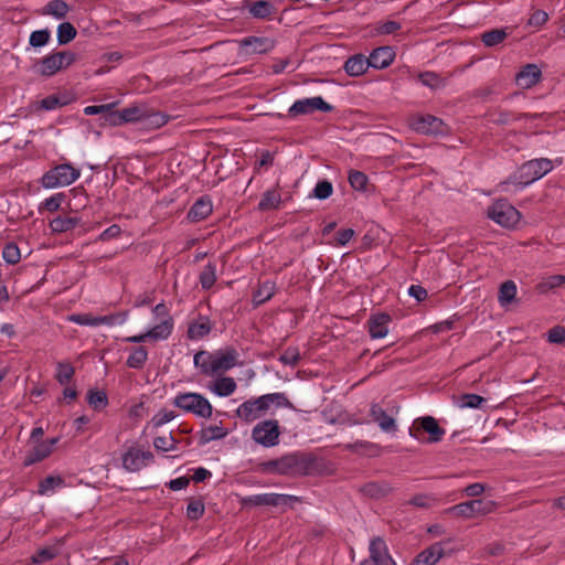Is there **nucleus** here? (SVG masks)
Returning <instances> with one entry per match:
<instances>
[{"label": "nucleus", "instance_id": "f257e3e1", "mask_svg": "<svg viewBox=\"0 0 565 565\" xmlns=\"http://www.w3.org/2000/svg\"><path fill=\"white\" fill-rule=\"evenodd\" d=\"M238 352L233 348L215 352L199 351L195 353L193 363L201 374L216 376L237 365Z\"/></svg>", "mask_w": 565, "mask_h": 565}, {"label": "nucleus", "instance_id": "f03ea898", "mask_svg": "<svg viewBox=\"0 0 565 565\" xmlns=\"http://www.w3.org/2000/svg\"><path fill=\"white\" fill-rule=\"evenodd\" d=\"M552 170L553 162L547 158L529 160L520 166L519 169L505 181L500 183V188L505 192L509 191L510 185H514L516 190H522L533 182L542 179Z\"/></svg>", "mask_w": 565, "mask_h": 565}, {"label": "nucleus", "instance_id": "7ed1b4c3", "mask_svg": "<svg viewBox=\"0 0 565 565\" xmlns=\"http://www.w3.org/2000/svg\"><path fill=\"white\" fill-rule=\"evenodd\" d=\"M81 177V170L71 163H61L46 171L41 180L43 188L55 189L71 185Z\"/></svg>", "mask_w": 565, "mask_h": 565}, {"label": "nucleus", "instance_id": "20e7f679", "mask_svg": "<svg viewBox=\"0 0 565 565\" xmlns=\"http://www.w3.org/2000/svg\"><path fill=\"white\" fill-rule=\"evenodd\" d=\"M76 61V54L71 51L51 53L35 64V72L44 77H51L67 68Z\"/></svg>", "mask_w": 565, "mask_h": 565}, {"label": "nucleus", "instance_id": "39448f33", "mask_svg": "<svg viewBox=\"0 0 565 565\" xmlns=\"http://www.w3.org/2000/svg\"><path fill=\"white\" fill-rule=\"evenodd\" d=\"M173 405L202 418H210L213 413L209 399L199 393H180L174 397Z\"/></svg>", "mask_w": 565, "mask_h": 565}, {"label": "nucleus", "instance_id": "423d86ee", "mask_svg": "<svg viewBox=\"0 0 565 565\" xmlns=\"http://www.w3.org/2000/svg\"><path fill=\"white\" fill-rule=\"evenodd\" d=\"M313 468V459L299 454H288L279 458V475L307 476Z\"/></svg>", "mask_w": 565, "mask_h": 565}, {"label": "nucleus", "instance_id": "0eeeda50", "mask_svg": "<svg viewBox=\"0 0 565 565\" xmlns=\"http://www.w3.org/2000/svg\"><path fill=\"white\" fill-rule=\"evenodd\" d=\"M280 435L279 423L276 419L262 420L252 429V439L265 448L277 446Z\"/></svg>", "mask_w": 565, "mask_h": 565}, {"label": "nucleus", "instance_id": "6e6552de", "mask_svg": "<svg viewBox=\"0 0 565 565\" xmlns=\"http://www.w3.org/2000/svg\"><path fill=\"white\" fill-rule=\"evenodd\" d=\"M497 508V503L492 500L475 499L456 504L447 510L457 516L471 519L480 515L492 513Z\"/></svg>", "mask_w": 565, "mask_h": 565}, {"label": "nucleus", "instance_id": "1a4fd4ad", "mask_svg": "<svg viewBox=\"0 0 565 565\" xmlns=\"http://www.w3.org/2000/svg\"><path fill=\"white\" fill-rule=\"evenodd\" d=\"M488 216L503 227H513L520 221L521 214L507 200H498L489 206Z\"/></svg>", "mask_w": 565, "mask_h": 565}, {"label": "nucleus", "instance_id": "9d476101", "mask_svg": "<svg viewBox=\"0 0 565 565\" xmlns=\"http://www.w3.org/2000/svg\"><path fill=\"white\" fill-rule=\"evenodd\" d=\"M299 498L284 493H259L244 498L242 503L252 507H286L292 502H298Z\"/></svg>", "mask_w": 565, "mask_h": 565}, {"label": "nucleus", "instance_id": "9b49d317", "mask_svg": "<svg viewBox=\"0 0 565 565\" xmlns=\"http://www.w3.org/2000/svg\"><path fill=\"white\" fill-rule=\"evenodd\" d=\"M316 110L322 113H330L333 110V106L327 103L321 96H315L309 98L297 99L288 109L290 117H297L299 115H309Z\"/></svg>", "mask_w": 565, "mask_h": 565}, {"label": "nucleus", "instance_id": "f8f14e48", "mask_svg": "<svg viewBox=\"0 0 565 565\" xmlns=\"http://www.w3.org/2000/svg\"><path fill=\"white\" fill-rule=\"evenodd\" d=\"M419 430H423L429 435L428 443H438L446 434L445 429L438 425V422L433 416H424L417 418L414 422L413 427L409 428V436L415 439H420Z\"/></svg>", "mask_w": 565, "mask_h": 565}, {"label": "nucleus", "instance_id": "ddd939ff", "mask_svg": "<svg viewBox=\"0 0 565 565\" xmlns=\"http://www.w3.org/2000/svg\"><path fill=\"white\" fill-rule=\"evenodd\" d=\"M267 411L268 404L263 396H259L242 403L236 409V416L246 423H252L265 415Z\"/></svg>", "mask_w": 565, "mask_h": 565}, {"label": "nucleus", "instance_id": "4468645a", "mask_svg": "<svg viewBox=\"0 0 565 565\" xmlns=\"http://www.w3.org/2000/svg\"><path fill=\"white\" fill-rule=\"evenodd\" d=\"M153 460L150 451H142L138 448H129L122 456V466L127 471L136 472Z\"/></svg>", "mask_w": 565, "mask_h": 565}, {"label": "nucleus", "instance_id": "2eb2a0df", "mask_svg": "<svg viewBox=\"0 0 565 565\" xmlns=\"http://www.w3.org/2000/svg\"><path fill=\"white\" fill-rule=\"evenodd\" d=\"M390 412L391 414L383 409L379 404H372L370 407V416L375 423H377L379 427L386 433L397 430V425L393 414H397L398 407L394 406Z\"/></svg>", "mask_w": 565, "mask_h": 565}, {"label": "nucleus", "instance_id": "dca6fc26", "mask_svg": "<svg viewBox=\"0 0 565 565\" xmlns=\"http://www.w3.org/2000/svg\"><path fill=\"white\" fill-rule=\"evenodd\" d=\"M415 131L424 135H439L444 132V121L433 115H423L415 118L412 122Z\"/></svg>", "mask_w": 565, "mask_h": 565}, {"label": "nucleus", "instance_id": "f3484780", "mask_svg": "<svg viewBox=\"0 0 565 565\" xmlns=\"http://www.w3.org/2000/svg\"><path fill=\"white\" fill-rule=\"evenodd\" d=\"M145 114V105L129 106L119 111L113 113L110 115V122L113 125H121L125 122H141Z\"/></svg>", "mask_w": 565, "mask_h": 565}, {"label": "nucleus", "instance_id": "a211bd4d", "mask_svg": "<svg viewBox=\"0 0 565 565\" xmlns=\"http://www.w3.org/2000/svg\"><path fill=\"white\" fill-rule=\"evenodd\" d=\"M57 443V437L38 443L25 457L23 465L29 467L46 459L53 452V448Z\"/></svg>", "mask_w": 565, "mask_h": 565}, {"label": "nucleus", "instance_id": "6ab92c4d", "mask_svg": "<svg viewBox=\"0 0 565 565\" xmlns=\"http://www.w3.org/2000/svg\"><path fill=\"white\" fill-rule=\"evenodd\" d=\"M394 490V487L386 480L370 481L360 487L359 491L369 499L379 500L387 497Z\"/></svg>", "mask_w": 565, "mask_h": 565}, {"label": "nucleus", "instance_id": "aec40b11", "mask_svg": "<svg viewBox=\"0 0 565 565\" xmlns=\"http://www.w3.org/2000/svg\"><path fill=\"white\" fill-rule=\"evenodd\" d=\"M239 46L246 55L262 54L274 47V42L268 38L247 36L239 41Z\"/></svg>", "mask_w": 565, "mask_h": 565}, {"label": "nucleus", "instance_id": "412c9836", "mask_svg": "<svg viewBox=\"0 0 565 565\" xmlns=\"http://www.w3.org/2000/svg\"><path fill=\"white\" fill-rule=\"evenodd\" d=\"M367 58L371 67L383 70L393 63L395 58V52L391 46H380L373 50Z\"/></svg>", "mask_w": 565, "mask_h": 565}, {"label": "nucleus", "instance_id": "4be33fe9", "mask_svg": "<svg viewBox=\"0 0 565 565\" xmlns=\"http://www.w3.org/2000/svg\"><path fill=\"white\" fill-rule=\"evenodd\" d=\"M541 76V70L536 64H526L515 75V82L522 88H531L539 83Z\"/></svg>", "mask_w": 565, "mask_h": 565}, {"label": "nucleus", "instance_id": "5701e85b", "mask_svg": "<svg viewBox=\"0 0 565 565\" xmlns=\"http://www.w3.org/2000/svg\"><path fill=\"white\" fill-rule=\"evenodd\" d=\"M213 211L212 201L209 196L198 199L188 212V220L196 223L205 220Z\"/></svg>", "mask_w": 565, "mask_h": 565}, {"label": "nucleus", "instance_id": "b1692460", "mask_svg": "<svg viewBox=\"0 0 565 565\" xmlns=\"http://www.w3.org/2000/svg\"><path fill=\"white\" fill-rule=\"evenodd\" d=\"M391 317L387 313L372 316L367 321L369 333L372 339H382L388 333Z\"/></svg>", "mask_w": 565, "mask_h": 565}, {"label": "nucleus", "instance_id": "393cba45", "mask_svg": "<svg viewBox=\"0 0 565 565\" xmlns=\"http://www.w3.org/2000/svg\"><path fill=\"white\" fill-rule=\"evenodd\" d=\"M444 555L441 543H435L420 552L414 559V565H435Z\"/></svg>", "mask_w": 565, "mask_h": 565}, {"label": "nucleus", "instance_id": "a878e982", "mask_svg": "<svg viewBox=\"0 0 565 565\" xmlns=\"http://www.w3.org/2000/svg\"><path fill=\"white\" fill-rule=\"evenodd\" d=\"M344 71L350 76H360L371 67L369 58L363 54H355L344 63Z\"/></svg>", "mask_w": 565, "mask_h": 565}, {"label": "nucleus", "instance_id": "bb28decb", "mask_svg": "<svg viewBox=\"0 0 565 565\" xmlns=\"http://www.w3.org/2000/svg\"><path fill=\"white\" fill-rule=\"evenodd\" d=\"M369 551L370 562H372L374 565L383 563L385 557H391L386 543L381 537H374L371 540Z\"/></svg>", "mask_w": 565, "mask_h": 565}, {"label": "nucleus", "instance_id": "cd10ccee", "mask_svg": "<svg viewBox=\"0 0 565 565\" xmlns=\"http://www.w3.org/2000/svg\"><path fill=\"white\" fill-rule=\"evenodd\" d=\"M79 223L78 217L60 215L50 222V227L55 233H64L76 228Z\"/></svg>", "mask_w": 565, "mask_h": 565}, {"label": "nucleus", "instance_id": "c85d7f7f", "mask_svg": "<svg viewBox=\"0 0 565 565\" xmlns=\"http://www.w3.org/2000/svg\"><path fill=\"white\" fill-rule=\"evenodd\" d=\"M173 330V320L171 317L166 318L160 323L147 331L149 339L153 341L166 340L170 337Z\"/></svg>", "mask_w": 565, "mask_h": 565}, {"label": "nucleus", "instance_id": "c756f323", "mask_svg": "<svg viewBox=\"0 0 565 565\" xmlns=\"http://www.w3.org/2000/svg\"><path fill=\"white\" fill-rule=\"evenodd\" d=\"M237 388V384L233 377L223 376L215 380L213 387L211 388L213 393L217 396L226 397L232 395Z\"/></svg>", "mask_w": 565, "mask_h": 565}, {"label": "nucleus", "instance_id": "7c9ffc66", "mask_svg": "<svg viewBox=\"0 0 565 565\" xmlns=\"http://www.w3.org/2000/svg\"><path fill=\"white\" fill-rule=\"evenodd\" d=\"M281 203V195L276 189L267 190L259 203H258V210L259 211H270V210H277L279 209Z\"/></svg>", "mask_w": 565, "mask_h": 565}, {"label": "nucleus", "instance_id": "2f4dec72", "mask_svg": "<svg viewBox=\"0 0 565 565\" xmlns=\"http://www.w3.org/2000/svg\"><path fill=\"white\" fill-rule=\"evenodd\" d=\"M169 117L162 113L153 111L146 107V114L142 118V126L149 129H157L168 122Z\"/></svg>", "mask_w": 565, "mask_h": 565}, {"label": "nucleus", "instance_id": "473e14b6", "mask_svg": "<svg viewBox=\"0 0 565 565\" xmlns=\"http://www.w3.org/2000/svg\"><path fill=\"white\" fill-rule=\"evenodd\" d=\"M248 11L254 18L266 19L275 12V8L268 0H257L249 6Z\"/></svg>", "mask_w": 565, "mask_h": 565}, {"label": "nucleus", "instance_id": "72a5a7b5", "mask_svg": "<svg viewBox=\"0 0 565 565\" xmlns=\"http://www.w3.org/2000/svg\"><path fill=\"white\" fill-rule=\"evenodd\" d=\"M148 360V351L145 347H136L131 349L126 364L128 367L140 370Z\"/></svg>", "mask_w": 565, "mask_h": 565}, {"label": "nucleus", "instance_id": "f704fd0d", "mask_svg": "<svg viewBox=\"0 0 565 565\" xmlns=\"http://www.w3.org/2000/svg\"><path fill=\"white\" fill-rule=\"evenodd\" d=\"M275 282L273 281H265L259 285L257 290H255L253 295V301L256 306L263 305L266 301L270 300L271 297L275 295Z\"/></svg>", "mask_w": 565, "mask_h": 565}, {"label": "nucleus", "instance_id": "c9c22d12", "mask_svg": "<svg viewBox=\"0 0 565 565\" xmlns=\"http://www.w3.org/2000/svg\"><path fill=\"white\" fill-rule=\"evenodd\" d=\"M211 331L210 320L206 317L201 318L199 321L192 322L188 329V337L192 340H198Z\"/></svg>", "mask_w": 565, "mask_h": 565}, {"label": "nucleus", "instance_id": "e433bc0d", "mask_svg": "<svg viewBox=\"0 0 565 565\" xmlns=\"http://www.w3.org/2000/svg\"><path fill=\"white\" fill-rule=\"evenodd\" d=\"M227 429L223 428L222 426L214 425L205 427L200 433V444L205 445L212 440L222 439L227 436Z\"/></svg>", "mask_w": 565, "mask_h": 565}, {"label": "nucleus", "instance_id": "4c0bfd02", "mask_svg": "<svg viewBox=\"0 0 565 565\" xmlns=\"http://www.w3.org/2000/svg\"><path fill=\"white\" fill-rule=\"evenodd\" d=\"M87 403L94 411H102L108 405V397L105 391L92 388L86 395Z\"/></svg>", "mask_w": 565, "mask_h": 565}, {"label": "nucleus", "instance_id": "58836bf2", "mask_svg": "<svg viewBox=\"0 0 565 565\" xmlns=\"http://www.w3.org/2000/svg\"><path fill=\"white\" fill-rule=\"evenodd\" d=\"M516 296V285L513 280H507L501 284L498 300L502 307L511 303Z\"/></svg>", "mask_w": 565, "mask_h": 565}, {"label": "nucleus", "instance_id": "ea45409f", "mask_svg": "<svg viewBox=\"0 0 565 565\" xmlns=\"http://www.w3.org/2000/svg\"><path fill=\"white\" fill-rule=\"evenodd\" d=\"M199 280L203 289L212 288L216 281V264L209 262L200 273Z\"/></svg>", "mask_w": 565, "mask_h": 565}, {"label": "nucleus", "instance_id": "a19ab883", "mask_svg": "<svg viewBox=\"0 0 565 565\" xmlns=\"http://www.w3.org/2000/svg\"><path fill=\"white\" fill-rule=\"evenodd\" d=\"M564 284H565V276L564 275H553V276H548V277L542 279L536 285V290L540 294H546L550 290H553V289H555L557 287L563 286Z\"/></svg>", "mask_w": 565, "mask_h": 565}, {"label": "nucleus", "instance_id": "79ce46f5", "mask_svg": "<svg viewBox=\"0 0 565 565\" xmlns=\"http://www.w3.org/2000/svg\"><path fill=\"white\" fill-rule=\"evenodd\" d=\"M70 10L68 4L63 0H52L44 8V14L53 15L56 19L66 17Z\"/></svg>", "mask_w": 565, "mask_h": 565}, {"label": "nucleus", "instance_id": "37998d69", "mask_svg": "<svg viewBox=\"0 0 565 565\" xmlns=\"http://www.w3.org/2000/svg\"><path fill=\"white\" fill-rule=\"evenodd\" d=\"M508 34L504 29H492L486 31L481 35V40L486 46H495L507 39Z\"/></svg>", "mask_w": 565, "mask_h": 565}, {"label": "nucleus", "instance_id": "c03bdc74", "mask_svg": "<svg viewBox=\"0 0 565 565\" xmlns=\"http://www.w3.org/2000/svg\"><path fill=\"white\" fill-rule=\"evenodd\" d=\"M77 31L70 22H63L57 26V42L60 45L70 43L75 39Z\"/></svg>", "mask_w": 565, "mask_h": 565}, {"label": "nucleus", "instance_id": "a18cd8bd", "mask_svg": "<svg viewBox=\"0 0 565 565\" xmlns=\"http://www.w3.org/2000/svg\"><path fill=\"white\" fill-rule=\"evenodd\" d=\"M265 403L268 404V409L271 405L276 407H286L290 409H295L292 403L288 399L285 393H270L262 395Z\"/></svg>", "mask_w": 565, "mask_h": 565}, {"label": "nucleus", "instance_id": "49530a36", "mask_svg": "<svg viewBox=\"0 0 565 565\" xmlns=\"http://www.w3.org/2000/svg\"><path fill=\"white\" fill-rule=\"evenodd\" d=\"M64 484V480L58 476H49L40 481L39 483V494L45 495L49 492L54 491L57 487Z\"/></svg>", "mask_w": 565, "mask_h": 565}, {"label": "nucleus", "instance_id": "de8ad7c7", "mask_svg": "<svg viewBox=\"0 0 565 565\" xmlns=\"http://www.w3.org/2000/svg\"><path fill=\"white\" fill-rule=\"evenodd\" d=\"M420 83L431 89L445 86V81L435 72H424L418 75Z\"/></svg>", "mask_w": 565, "mask_h": 565}, {"label": "nucleus", "instance_id": "09e8293b", "mask_svg": "<svg viewBox=\"0 0 565 565\" xmlns=\"http://www.w3.org/2000/svg\"><path fill=\"white\" fill-rule=\"evenodd\" d=\"M205 507L201 499H192L186 507V516L191 521L201 519L204 514Z\"/></svg>", "mask_w": 565, "mask_h": 565}, {"label": "nucleus", "instance_id": "8fccbe9b", "mask_svg": "<svg viewBox=\"0 0 565 565\" xmlns=\"http://www.w3.org/2000/svg\"><path fill=\"white\" fill-rule=\"evenodd\" d=\"M75 369L70 363L60 362L57 364L55 379L61 385L67 384L74 376Z\"/></svg>", "mask_w": 565, "mask_h": 565}, {"label": "nucleus", "instance_id": "3c124183", "mask_svg": "<svg viewBox=\"0 0 565 565\" xmlns=\"http://www.w3.org/2000/svg\"><path fill=\"white\" fill-rule=\"evenodd\" d=\"M60 554V550L56 546H45L40 548L33 556V563H44L52 561Z\"/></svg>", "mask_w": 565, "mask_h": 565}, {"label": "nucleus", "instance_id": "603ef678", "mask_svg": "<svg viewBox=\"0 0 565 565\" xmlns=\"http://www.w3.org/2000/svg\"><path fill=\"white\" fill-rule=\"evenodd\" d=\"M178 440L172 436V434H169L167 436H159L156 437L153 440V446L159 451H171L174 450L177 447Z\"/></svg>", "mask_w": 565, "mask_h": 565}, {"label": "nucleus", "instance_id": "864d4df0", "mask_svg": "<svg viewBox=\"0 0 565 565\" xmlns=\"http://www.w3.org/2000/svg\"><path fill=\"white\" fill-rule=\"evenodd\" d=\"M2 257L7 264L15 265L21 259L20 248L14 243H9L3 247Z\"/></svg>", "mask_w": 565, "mask_h": 565}, {"label": "nucleus", "instance_id": "5fc2aeb1", "mask_svg": "<svg viewBox=\"0 0 565 565\" xmlns=\"http://www.w3.org/2000/svg\"><path fill=\"white\" fill-rule=\"evenodd\" d=\"M402 29V23L394 20L380 21L375 24V32L380 35L393 34Z\"/></svg>", "mask_w": 565, "mask_h": 565}, {"label": "nucleus", "instance_id": "6e6d98bb", "mask_svg": "<svg viewBox=\"0 0 565 565\" xmlns=\"http://www.w3.org/2000/svg\"><path fill=\"white\" fill-rule=\"evenodd\" d=\"M486 399L477 394H463L459 401L460 408H481Z\"/></svg>", "mask_w": 565, "mask_h": 565}, {"label": "nucleus", "instance_id": "4d7b16f0", "mask_svg": "<svg viewBox=\"0 0 565 565\" xmlns=\"http://www.w3.org/2000/svg\"><path fill=\"white\" fill-rule=\"evenodd\" d=\"M68 320L79 324V326H89V327H98L99 326V316H93L90 313H76L68 317Z\"/></svg>", "mask_w": 565, "mask_h": 565}, {"label": "nucleus", "instance_id": "13d9d810", "mask_svg": "<svg viewBox=\"0 0 565 565\" xmlns=\"http://www.w3.org/2000/svg\"><path fill=\"white\" fill-rule=\"evenodd\" d=\"M51 33L47 29L33 31L30 35L29 43L33 47H41L49 43Z\"/></svg>", "mask_w": 565, "mask_h": 565}, {"label": "nucleus", "instance_id": "bf43d9fd", "mask_svg": "<svg viewBox=\"0 0 565 565\" xmlns=\"http://www.w3.org/2000/svg\"><path fill=\"white\" fill-rule=\"evenodd\" d=\"M349 183L354 190L363 191L367 184V177L361 171L352 170L349 173Z\"/></svg>", "mask_w": 565, "mask_h": 565}, {"label": "nucleus", "instance_id": "052dcab7", "mask_svg": "<svg viewBox=\"0 0 565 565\" xmlns=\"http://www.w3.org/2000/svg\"><path fill=\"white\" fill-rule=\"evenodd\" d=\"M128 319V312H117L113 315L107 316H99V326L106 324V326H116V324H122Z\"/></svg>", "mask_w": 565, "mask_h": 565}, {"label": "nucleus", "instance_id": "680f3d73", "mask_svg": "<svg viewBox=\"0 0 565 565\" xmlns=\"http://www.w3.org/2000/svg\"><path fill=\"white\" fill-rule=\"evenodd\" d=\"M333 192L332 183L328 180L319 181L313 189V196L319 200H326L331 196Z\"/></svg>", "mask_w": 565, "mask_h": 565}, {"label": "nucleus", "instance_id": "e2e57ef3", "mask_svg": "<svg viewBox=\"0 0 565 565\" xmlns=\"http://www.w3.org/2000/svg\"><path fill=\"white\" fill-rule=\"evenodd\" d=\"M300 360V353L297 348H288L280 356L279 361L285 365L295 366Z\"/></svg>", "mask_w": 565, "mask_h": 565}, {"label": "nucleus", "instance_id": "0e129e2a", "mask_svg": "<svg viewBox=\"0 0 565 565\" xmlns=\"http://www.w3.org/2000/svg\"><path fill=\"white\" fill-rule=\"evenodd\" d=\"M174 417L175 414L173 411L162 409L152 417L151 423L153 427L158 428L171 422Z\"/></svg>", "mask_w": 565, "mask_h": 565}, {"label": "nucleus", "instance_id": "69168bd1", "mask_svg": "<svg viewBox=\"0 0 565 565\" xmlns=\"http://www.w3.org/2000/svg\"><path fill=\"white\" fill-rule=\"evenodd\" d=\"M434 501V498L426 493H420L414 495L409 501L408 504H412L416 508L420 509H428L431 507V503Z\"/></svg>", "mask_w": 565, "mask_h": 565}, {"label": "nucleus", "instance_id": "338daca9", "mask_svg": "<svg viewBox=\"0 0 565 565\" xmlns=\"http://www.w3.org/2000/svg\"><path fill=\"white\" fill-rule=\"evenodd\" d=\"M516 119L518 118L513 114L508 111H499L490 116V121L497 125H508Z\"/></svg>", "mask_w": 565, "mask_h": 565}, {"label": "nucleus", "instance_id": "774afa93", "mask_svg": "<svg viewBox=\"0 0 565 565\" xmlns=\"http://www.w3.org/2000/svg\"><path fill=\"white\" fill-rule=\"evenodd\" d=\"M547 340L551 343L565 342V328L559 326L552 328L547 333Z\"/></svg>", "mask_w": 565, "mask_h": 565}]
</instances>
